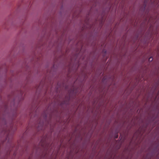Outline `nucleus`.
<instances>
[{"mask_svg":"<svg viewBox=\"0 0 159 159\" xmlns=\"http://www.w3.org/2000/svg\"><path fill=\"white\" fill-rule=\"evenodd\" d=\"M117 137H118V136H116V138H117Z\"/></svg>","mask_w":159,"mask_h":159,"instance_id":"obj_3","label":"nucleus"},{"mask_svg":"<svg viewBox=\"0 0 159 159\" xmlns=\"http://www.w3.org/2000/svg\"><path fill=\"white\" fill-rule=\"evenodd\" d=\"M2 132L4 133L5 134L7 135V137L6 138V139H8V138L9 136V135L10 134V131L9 130H8L7 129H5V130H3L2 131Z\"/></svg>","mask_w":159,"mask_h":159,"instance_id":"obj_1","label":"nucleus"},{"mask_svg":"<svg viewBox=\"0 0 159 159\" xmlns=\"http://www.w3.org/2000/svg\"><path fill=\"white\" fill-rule=\"evenodd\" d=\"M152 60H153V58H152V57H150L149 58V61H152Z\"/></svg>","mask_w":159,"mask_h":159,"instance_id":"obj_2","label":"nucleus"}]
</instances>
